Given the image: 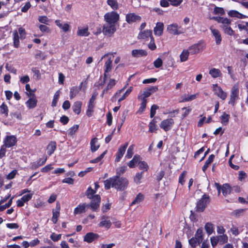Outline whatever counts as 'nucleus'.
I'll return each instance as SVG.
<instances>
[{"mask_svg":"<svg viewBox=\"0 0 248 248\" xmlns=\"http://www.w3.org/2000/svg\"><path fill=\"white\" fill-rule=\"evenodd\" d=\"M212 88L214 93L222 100H225L227 98V93L217 84H213Z\"/></svg>","mask_w":248,"mask_h":248,"instance_id":"6","label":"nucleus"},{"mask_svg":"<svg viewBox=\"0 0 248 248\" xmlns=\"http://www.w3.org/2000/svg\"><path fill=\"white\" fill-rule=\"evenodd\" d=\"M116 24L106 22L103 27V32L105 35L111 36L116 31Z\"/></svg>","mask_w":248,"mask_h":248,"instance_id":"4","label":"nucleus"},{"mask_svg":"<svg viewBox=\"0 0 248 248\" xmlns=\"http://www.w3.org/2000/svg\"><path fill=\"white\" fill-rule=\"evenodd\" d=\"M112 67V60L109 58L108 60L106 62L104 65V79L105 80H107V75H108V73L110 72Z\"/></svg>","mask_w":248,"mask_h":248,"instance_id":"18","label":"nucleus"},{"mask_svg":"<svg viewBox=\"0 0 248 248\" xmlns=\"http://www.w3.org/2000/svg\"><path fill=\"white\" fill-rule=\"evenodd\" d=\"M204 228L208 235H211L213 232L214 230L213 224L210 222L206 223Z\"/></svg>","mask_w":248,"mask_h":248,"instance_id":"41","label":"nucleus"},{"mask_svg":"<svg viewBox=\"0 0 248 248\" xmlns=\"http://www.w3.org/2000/svg\"><path fill=\"white\" fill-rule=\"evenodd\" d=\"M47 158L45 157L43 159H40L37 162H33L31 164V168L33 169H36L38 168L39 166H41L44 164L46 161Z\"/></svg>","mask_w":248,"mask_h":248,"instance_id":"35","label":"nucleus"},{"mask_svg":"<svg viewBox=\"0 0 248 248\" xmlns=\"http://www.w3.org/2000/svg\"><path fill=\"white\" fill-rule=\"evenodd\" d=\"M91 150L92 152H94L98 150L100 145L98 144V139L96 138L93 139L90 142Z\"/></svg>","mask_w":248,"mask_h":248,"instance_id":"29","label":"nucleus"},{"mask_svg":"<svg viewBox=\"0 0 248 248\" xmlns=\"http://www.w3.org/2000/svg\"><path fill=\"white\" fill-rule=\"evenodd\" d=\"M222 29L223 30L225 33L229 35H232L234 34V31L230 27V25L227 26L222 27Z\"/></svg>","mask_w":248,"mask_h":248,"instance_id":"49","label":"nucleus"},{"mask_svg":"<svg viewBox=\"0 0 248 248\" xmlns=\"http://www.w3.org/2000/svg\"><path fill=\"white\" fill-rule=\"evenodd\" d=\"M156 121L154 119L149 124V131L150 132H155L157 129V125L156 124Z\"/></svg>","mask_w":248,"mask_h":248,"instance_id":"47","label":"nucleus"},{"mask_svg":"<svg viewBox=\"0 0 248 248\" xmlns=\"http://www.w3.org/2000/svg\"><path fill=\"white\" fill-rule=\"evenodd\" d=\"M164 25L162 22H157L154 28V33L155 35L160 36L163 33Z\"/></svg>","mask_w":248,"mask_h":248,"instance_id":"25","label":"nucleus"},{"mask_svg":"<svg viewBox=\"0 0 248 248\" xmlns=\"http://www.w3.org/2000/svg\"><path fill=\"white\" fill-rule=\"evenodd\" d=\"M214 14L215 15H223L225 14V11L223 8L215 7L214 9Z\"/></svg>","mask_w":248,"mask_h":248,"instance_id":"60","label":"nucleus"},{"mask_svg":"<svg viewBox=\"0 0 248 248\" xmlns=\"http://www.w3.org/2000/svg\"><path fill=\"white\" fill-rule=\"evenodd\" d=\"M13 43L14 46L17 48L19 46V34H18V32L16 30H15L13 31Z\"/></svg>","mask_w":248,"mask_h":248,"instance_id":"33","label":"nucleus"},{"mask_svg":"<svg viewBox=\"0 0 248 248\" xmlns=\"http://www.w3.org/2000/svg\"><path fill=\"white\" fill-rule=\"evenodd\" d=\"M230 119V115L224 112L220 117L221 123L224 125H227Z\"/></svg>","mask_w":248,"mask_h":248,"instance_id":"46","label":"nucleus"},{"mask_svg":"<svg viewBox=\"0 0 248 248\" xmlns=\"http://www.w3.org/2000/svg\"><path fill=\"white\" fill-rule=\"evenodd\" d=\"M89 207V205L86 203H80L76 207L74 211V214L75 215H80L82 213H85L87 208Z\"/></svg>","mask_w":248,"mask_h":248,"instance_id":"20","label":"nucleus"},{"mask_svg":"<svg viewBox=\"0 0 248 248\" xmlns=\"http://www.w3.org/2000/svg\"><path fill=\"white\" fill-rule=\"evenodd\" d=\"M18 34L20 35V38L21 39H24L26 37V32L24 29L22 27H20L18 29Z\"/></svg>","mask_w":248,"mask_h":248,"instance_id":"61","label":"nucleus"},{"mask_svg":"<svg viewBox=\"0 0 248 248\" xmlns=\"http://www.w3.org/2000/svg\"><path fill=\"white\" fill-rule=\"evenodd\" d=\"M180 29L181 27L178 24L174 23L169 25L167 30L170 34L178 35L183 33V31L180 30Z\"/></svg>","mask_w":248,"mask_h":248,"instance_id":"14","label":"nucleus"},{"mask_svg":"<svg viewBox=\"0 0 248 248\" xmlns=\"http://www.w3.org/2000/svg\"><path fill=\"white\" fill-rule=\"evenodd\" d=\"M107 3L114 11L118 10L119 8V5L117 0H107Z\"/></svg>","mask_w":248,"mask_h":248,"instance_id":"32","label":"nucleus"},{"mask_svg":"<svg viewBox=\"0 0 248 248\" xmlns=\"http://www.w3.org/2000/svg\"><path fill=\"white\" fill-rule=\"evenodd\" d=\"M206 45L203 42L200 41L189 46L188 48L190 54L194 55L202 51L205 48Z\"/></svg>","mask_w":248,"mask_h":248,"instance_id":"3","label":"nucleus"},{"mask_svg":"<svg viewBox=\"0 0 248 248\" xmlns=\"http://www.w3.org/2000/svg\"><path fill=\"white\" fill-rule=\"evenodd\" d=\"M215 186L218 191V194H219L220 191H221L223 195L226 196L231 193V187L228 184H223L221 187L218 183H215Z\"/></svg>","mask_w":248,"mask_h":248,"instance_id":"12","label":"nucleus"},{"mask_svg":"<svg viewBox=\"0 0 248 248\" xmlns=\"http://www.w3.org/2000/svg\"><path fill=\"white\" fill-rule=\"evenodd\" d=\"M56 148V143L55 141H51L47 146L46 150L48 155H51Z\"/></svg>","mask_w":248,"mask_h":248,"instance_id":"30","label":"nucleus"},{"mask_svg":"<svg viewBox=\"0 0 248 248\" xmlns=\"http://www.w3.org/2000/svg\"><path fill=\"white\" fill-rule=\"evenodd\" d=\"M92 199L90 204L89 205V207L90 206L91 209L93 211H97L99 207L100 203V197L98 195H95Z\"/></svg>","mask_w":248,"mask_h":248,"instance_id":"13","label":"nucleus"},{"mask_svg":"<svg viewBox=\"0 0 248 248\" xmlns=\"http://www.w3.org/2000/svg\"><path fill=\"white\" fill-rule=\"evenodd\" d=\"M38 20L40 22L45 24H48L49 22V19L46 16H40L38 17Z\"/></svg>","mask_w":248,"mask_h":248,"instance_id":"62","label":"nucleus"},{"mask_svg":"<svg viewBox=\"0 0 248 248\" xmlns=\"http://www.w3.org/2000/svg\"><path fill=\"white\" fill-rule=\"evenodd\" d=\"M140 156L138 155H135L133 159L129 162L128 163V166L130 168H133L135 167L136 164L138 163H139V161L140 160Z\"/></svg>","mask_w":248,"mask_h":248,"instance_id":"36","label":"nucleus"},{"mask_svg":"<svg viewBox=\"0 0 248 248\" xmlns=\"http://www.w3.org/2000/svg\"><path fill=\"white\" fill-rule=\"evenodd\" d=\"M142 177H143V174H142V172H139V173H137L134 178V182L137 184H139L141 183V179L142 178Z\"/></svg>","mask_w":248,"mask_h":248,"instance_id":"56","label":"nucleus"},{"mask_svg":"<svg viewBox=\"0 0 248 248\" xmlns=\"http://www.w3.org/2000/svg\"><path fill=\"white\" fill-rule=\"evenodd\" d=\"M86 193L87 197L89 199H91L92 198H93V196H94L93 195L96 193V191L90 187L88 188Z\"/></svg>","mask_w":248,"mask_h":248,"instance_id":"57","label":"nucleus"},{"mask_svg":"<svg viewBox=\"0 0 248 248\" xmlns=\"http://www.w3.org/2000/svg\"><path fill=\"white\" fill-rule=\"evenodd\" d=\"M174 122L172 118L167 119L162 121L160 124V127L165 131H169L171 129Z\"/></svg>","mask_w":248,"mask_h":248,"instance_id":"10","label":"nucleus"},{"mask_svg":"<svg viewBox=\"0 0 248 248\" xmlns=\"http://www.w3.org/2000/svg\"><path fill=\"white\" fill-rule=\"evenodd\" d=\"M215 157V155H211L207 160L205 161L204 165L202 167V170L203 171H205L207 168L208 167L209 165L213 162Z\"/></svg>","mask_w":248,"mask_h":248,"instance_id":"39","label":"nucleus"},{"mask_svg":"<svg viewBox=\"0 0 248 248\" xmlns=\"http://www.w3.org/2000/svg\"><path fill=\"white\" fill-rule=\"evenodd\" d=\"M104 82L106 83L107 85L106 87L103 91L102 96L108 90L111 89L116 84L117 81L114 79L110 78L108 77V75H107V80H105L104 78Z\"/></svg>","mask_w":248,"mask_h":248,"instance_id":"15","label":"nucleus"},{"mask_svg":"<svg viewBox=\"0 0 248 248\" xmlns=\"http://www.w3.org/2000/svg\"><path fill=\"white\" fill-rule=\"evenodd\" d=\"M99 235L93 232H88L84 237V241L87 243H91L97 239Z\"/></svg>","mask_w":248,"mask_h":248,"instance_id":"22","label":"nucleus"},{"mask_svg":"<svg viewBox=\"0 0 248 248\" xmlns=\"http://www.w3.org/2000/svg\"><path fill=\"white\" fill-rule=\"evenodd\" d=\"M0 112L1 114H4L5 116H7L8 114V109L7 105L3 103L0 106Z\"/></svg>","mask_w":248,"mask_h":248,"instance_id":"52","label":"nucleus"},{"mask_svg":"<svg viewBox=\"0 0 248 248\" xmlns=\"http://www.w3.org/2000/svg\"><path fill=\"white\" fill-rule=\"evenodd\" d=\"M239 94V85L235 84L232 88L229 104L234 105L235 100L238 98Z\"/></svg>","mask_w":248,"mask_h":248,"instance_id":"7","label":"nucleus"},{"mask_svg":"<svg viewBox=\"0 0 248 248\" xmlns=\"http://www.w3.org/2000/svg\"><path fill=\"white\" fill-rule=\"evenodd\" d=\"M60 94V91L59 90L57 91L54 94L51 105L52 107H55L56 106L59 98Z\"/></svg>","mask_w":248,"mask_h":248,"instance_id":"53","label":"nucleus"},{"mask_svg":"<svg viewBox=\"0 0 248 248\" xmlns=\"http://www.w3.org/2000/svg\"><path fill=\"white\" fill-rule=\"evenodd\" d=\"M157 90L156 87H152L150 88L147 89L143 91L142 92L139 93L138 98L140 100H146V98L150 96L152 92H155Z\"/></svg>","mask_w":248,"mask_h":248,"instance_id":"9","label":"nucleus"},{"mask_svg":"<svg viewBox=\"0 0 248 248\" xmlns=\"http://www.w3.org/2000/svg\"><path fill=\"white\" fill-rule=\"evenodd\" d=\"M111 224L112 223L109 217L107 216H103L101 217L100 222L98 224V226L100 227H103L106 229H108L110 228Z\"/></svg>","mask_w":248,"mask_h":248,"instance_id":"16","label":"nucleus"},{"mask_svg":"<svg viewBox=\"0 0 248 248\" xmlns=\"http://www.w3.org/2000/svg\"><path fill=\"white\" fill-rule=\"evenodd\" d=\"M60 207H59L56 210H53V216L52 217V222L55 224L58 221V218L60 215Z\"/></svg>","mask_w":248,"mask_h":248,"instance_id":"45","label":"nucleus"},{"mask_svg":"<svg viewBox=\"0 0 248 248\" xmlns=\"http://www.w3.org/2000/svg\"><path fill=\"white\" fill-rule=\"evenodd\" d=\"M128 145V143L126 142L124 145L121 146L119 148L118 152L116 155V158L115 159V162H118L120 161V159L122 158L124 154L125 153Z\"/></svg>","mask_w":248,"mask_h":248,"instance_id":"17","label":"nucleus"},{"mask_svg":"<svg viewBox=\"0 0 248 248\" xmlns=\"http://www.w3.org/2000/svg\"><path fill=\"white\" fill-rule=\"evenodd\" d=\"M199 96V93H195L194 94H185L181 97V102H190L196 99Z\"/></svg>","mask_w":248,"mask_h":248,"instance_id":"23","label":"nucleus"},{"mask_svg":"<svg viewBox=\"0 0 248 248\" xmlns=\"http://www.w3.org/2000/svg\"><path fill=\"white\" fill-rule=\"evenodd\" d=\"M104 184L106 189L113 187L117 190L123 191L127 187L129 183L126 178L116 175L104 181Z\"/></svg>","mask_w":248,"mask_h":248,"instance_id":"1","label":"nucleus"},{"mask_svg":"<svg viewBox=\"0 0 248 248\" xmlns=\"http://www.w3.org/2000/svg\"><path fill=\"white\" fill-rule=\"evenodd\" d=\"M190 54L188 49H184L180 55V61L184 62L187 60Z\"/></svg>","mask_w":248,"mask_h":248,"instance_id":"37","label":"nucleus"},{"mask_svg":"<svg viewBox=\"0 0 248 248\" xmlns=\"http://www.w3.org/2000/svg\"><path fill=\"white\" fill-rule=\"evenodd\" d=\"M209 202V196L205 194L203 195L202 198L197 202L196 206L197 211L198 212H203Z\"/></svg>","mask_w":248,"mask_h":248,"instance_id":"5","label":"nucleus"},{"mask_svg":"<svg viewBox=\"0 0 248 248\" xmlns=\"http://www.w3.org/2000/svg\"><path fill=\"white\" fill-rule=\"evenodd\" d=\"M17 142L16 136L14 135H7L3 140V145L7 148H10L15 146Z\"/></svg>","mask_w":248,"mask_h":248,"instance_id":"8","label":"nucleus"},{"mask_svg":"<svg viewBox=\"0 0 248 248\" xmlns=\"http://www.w3.org/2000/svg\"><path fill=\"white\" fill-rule=\"evenodd\" d=\"M79 92V88L77 86H74L70 88V98L71 99L75 97Z\"/></svg>","mask_w":248,"mask_h":248,"instance_id":"38","label":"nucleus"},{"mask_svg":"<svg viewBox=\"0 0 248 248\" xmlns=\"http://www.w3.org/2000/svg\"><path fill=\"white\" fill-rule=\"evenodd\" d=\"M125 20L129 24L137 21H140L141 17L134 13H129L126 15Z\"/></svg>","mask_w":248,"mask_h":248,"instance_id":"19","label":"nucleus"},{"mask_svg":"<svg viewBox=\"0 0 248 248\" xmlns=\"http://www.w3.org/2000/svg\"><path fill=\"white\" fill-rule=\"evenodd\" d=\"M78 129V125L77 124L73 125L72 127H71L68 131V133L69 135L72 136L75 134V133L77 131Z\"/></svg>","mask_w":248,"mask_h":248,"instance_id":"59","label":"nucleus"},{"mask_svg":"<svg viewBox=\"0 0 248 248\" xmlns=\"http://www.w3.org/2000/svg\"><path fill=\"white\" fill-rule=\"evenodd\" d=\"M139 168L140 170L143 171H147L149 169V166L146 162L145 161H139Z\"/></svg>","mask_w":248,"mask_h":248,"instance_id":"50","label":"nucleus"},{"mask_svg":"<svg viewBox=\"0 0 248 248\" xmlns=\"http://www.w3.org/2000/svg\"><path fill=\"white\" fill-rule=\"evenodd\" d=\"M132 90V88L131 87L128 88L125 92V93L122 95V96L118 99V102H121L122 101L124 100L126 97H127L130 94V93L131 92Z\"/></svg>","mask_w":248,"mask_h":248,"instance_id":"55","label":"nucleus"},{"mask_svg":"<svg viewBox=\"0 0 248 248\" xmlns=\"http://www.w3.org/2000/svg\"><path fill=\"white\" fill-rule=\"evenodd\" d=\"M82 102L79 101L75 102L73 106L72 109L73 111L77 114H79L81 111Z\"/></svg>","mask_w":248,"mask_h":248,"instance_id":"31","label":"nucleus"},{"mask_svg":"<svg viewBox=\"0 0 248 248\" xmlns=\"http://www.w3.org/2000/svg\"><path fill=\"white\" fill-rule=\"evenodd\" d=\"M90 34L88 26L78 27L77 35L79 36L87 37Z\"/></svg>","mask_w":248,"mask_h":248,"instance_id":"21","label":"nucleus"},{"mask_svg":"<svg viewBox=\"0 0 248 248\" xmlns=\"http://www.w3.org/2000/svg\"><path fill=\"white\" fill-rule=\"evenodd\" d=\"M95 103H92L89 102L88 106V109L86 111V114L88 117H91L92 115V113L93 111Z\"/></svg>","mask_w":248,"mask_h":248,"instance_id":"48","label":"nucleus"},{"mask_svg":"<svg viewBox=\"0 0 248 248\" xmlns=\"http://www.w3.org/2000/svg\"><path fill=\"white\" fill-rule=\"evenodd\" d=\"M218 239L219 244L223 245L226 243L228 241V236L227 234H221L217 236Z\"/></svg>","mask_w":248,"mask_h":248,"instance_id":"43","label":"nucleus"},{"mask_svg":"<svg viewBox=\"0 0 248 248\" xmlns=\"http://www.w3.org/2000/svg\"><path fill=\"white\" fill-rule=\"evenodd\" d=\"M143 200V196L141 194H139L135 199V200L131 203V205H138Z\"/></svg>","mask_w":248,"mask_h":248,"instance_id":"44","label":"nucleus"},{"mask_svg":"<svg viewBox=\"0 0 248 248\" xmlns=\"http://www.w3.org/2000/svg\"><path fill=\"white\" fill-rule=\"evenodd\" d=\"M32 196H33V193H28L26 195L23 196L21 199L25 203V202H28L29 201H30L32 198Z\"/></svg>","mask_w":248,"mask_h":248,"instance_id":"63","label":"nucleus"},{"mask_svg":"<svg viewBox=\"0 0 248 248\" xmlns=\"http://www.w3.org/2000/svg\"><path fill=\"white\" fill-rule=\"evenodd\" d=\"M132 55L134 57H140L147 55L146 51L143 49H134L132 51Z\"/></svg>","mask_w":248,"mask_h":248,"instance_id":"27","label":"nucleus"},{"mask_svg":"<svg viewBox=\"0 0 248 248\" xmlns=\"http://www.w3.org/2000/svg\"><path fill=\"white\" fill-rule=\"evenodd\" d=\"M107 152V150L105 151L103 153H102L100 155V156H99L98 157H97V158H96L94 159L90 160V162L91 163H96L99 162L104 157V156L106 154Z\"/></svg>","mask_w":248,"mask_h":248,"instance_id":"54","label":"nucleus"},{"mask_svg":"<svg viewBox=\"0 0 248 248\" xmlns=\"http://www.w3.org/2000/svg\"><path fill=\"white\" fill-rule=\"evenodd\" d=\"M219 20V23H221L222 25L221 27L230 25L232 22L231 20L227 17H221Z\"/></svg>","mask_w":248,"mask_h":248,"instance_id":"42","label":"nucleus"},{"mask_svg":"<svg viewBox=\"0 0 248 248\" xmlns=\"http://www.w3.org/2000/svg\"><path fill=\"white\" fill-rule=\"evenodd\" d=\"M119 14L115 11L107 13L104 15V19L106 22L116 24L119 20Z\"/></svg>","mask_w":248,"mask_h":248,"instance_id":"2","label":"nucleus"},{"mask_svg":"<svg viewBox=\"0 0 248 248\" xmlns=\"http://www.w3.org/2000/svg\"><path fill=\"white\" fill-rule=\"evenodd\" d=\"M134 149V146L133 145H130L127 151L126 154L125 155V157L129 159L132 157L133 155V151Z\"/></svg>","mask_w":248,"mask_h":248,"instance_id":"51","label":"nucleus"},{"mask_svg":"<svg viewBox=\"0 0 248 248\" xmlns=\"http://www.w3.org/2000/svg\"><path fill=\"white\" fill-rule=\"evenodd\" d=\"M195 238L198 239L199 242H202L203 239V230L202 228H199L195 235Z\"/></svg>","mask_w":248,"mask_h":248,"instance_id":"40","label":"nucleus"},{"mask_svg":"<svg viewBox=\"0 0 248 248\" xmlns=\"http://www.w3.org/2000/svg\"><path fill=\"white\" fill-rule=\"evenodd\" d=\"M149 37L151 39H153L151 30H145L143 31H141L139 34V38L140 39L147 40Z\"/></svg>","mask_w":248,"mask_h":248,"instance_id":"24","label":"nucleus"},{"mask_svg":"<svg viewBox=\"0 0 248 248\" xmlns=\"http://www.w3.org/2000/svg\"><path fill=\"white\" fill-rule=\"evenodd\" d=\"M209 74L213 78H217L222 76V73L220 70L215 68H211L209 70Z\"/></svg>","mask_w":248,"mask_h":248,"instance_id":"28","label":"nucleus"},{"mask_svg":"<svg viewBox=\"0 0 248 248\" xmlns=\"http://www.w3.org/2000/svg\"><path fill=\"white\" fill-rule=\"evenodd\" d=\"M37 102V101L35 97H32L26 102V105L29 108H32L36 107Z\"/></svg>","mask_w":248,"mask_h":248,"instance_id":"34","label":"nucleus"},{"mask_svg":"<svg viewBox=\"0 0 248 248\" xmlns=\"http://www.w3.org/2000/svg\"><path fill=\"white\" fill-rule=\"evenodd\" d=\"M228 15L231 17H236L238 19H243L246 16L242 14L236 10H230L228 12Z\"/></svg>","mask_w":248,"mask_h":248,"instance_id":"26","label":"nucleus"},{"mask_svg":"<svg viewBox=\"0 0 248 248\" xmlns=\"http://www.w3.org/2000/svg\"><path fill=\"white\" fill-rule=\"evenodd\" d=\"M210 30L215 38L216 45H220L222 41V37L220 31L213 26L210 27Z\"/></svg>","mask_w":248,"mask_h":248,"instance_id":"11","label":"nucleus"},{"mask_svg":"<svg viewBox=\"0 0 248 248\" xmlns=\"http://www.w3.org/2000/svg\"><path fill=\"white\" fill-rule=\"evenodd\" d=\"M210 241L211 245L213 247H215L218 243H219L218 239L217 238V236L211 237Z\"/></svg>","mask_w":248,"mask_h":248,"instance_id":"64","label":"nucleus"},{"mask_svg":"<svg viewBox=\"0 0 248 248\" xmlns=\"http://www.w3.org/2000/svg\"><path fill=\"white\" fill-rule=\"evenodd\" d=\"M126 170V166H121L117 168L116 170L117 175L120 176L123 174Z\"/></svg>","mask_w":248,"mask_h":248,"instance_id":"58","label":"nucleus"}]
</instances>
